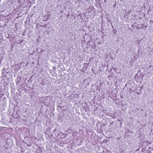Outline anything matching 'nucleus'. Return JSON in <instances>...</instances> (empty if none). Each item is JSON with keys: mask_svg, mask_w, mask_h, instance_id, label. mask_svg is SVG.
Here are the masks:
<instances>
[{"mask_svg": "<svg viewBox=\"0 0 153 153\" xmlns=\"http://www.w3.org/2000/svg\"><path fill=\"white\" fill-rule=\"evenodd\" d=\"M139 26L140 27V28H146L147 27V26L144 25L143 24L139 25Z\"/></svg>", "mask_w": 153, "mask_h": 153, "instance_id": "f257e3e1", "label": "nucleus"}]
</instances>
